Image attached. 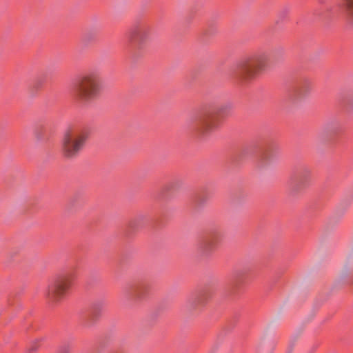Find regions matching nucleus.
<instances>
[{"label":"nucleus","mask_w":353,"mask_h":353,"mask_svg":"<svg viewBox=\"0 0 353 353\" xmlns=\"http://www.w3.org/2000/svg\"><path fill=\"white\" fill-rule=\"evenodd\" d=\"M88 137L86 129L73 128L68 129L64 134L61 141V151L64 157L74 158L83 148Z\"/></svg>","instance_id":"f257e3e1"},{"label":"nucleus","mask_w":353,"mask_h":353,"mask_svg":"<svg viewBox=\"0 0 353 353\" xmlns=\"http://www.w3.org/2000/svg\"><path fill=\"white\" fill-rule=\"evenodd\" d=\"M268 59V54L261 52L242 60L236 69L239 78L244 82L250 81L266 68Z\"/></svg>","instance_id":"f03ea898"},{"label":"nucleus","mask_w":353,"mask_h":353,"mask_svg":"<svg viewBox=\"0 0 353 353\" xmlns=\"http://www.w3.org/2000/svg\"><path fill=\"white\" fill-rule=\"evenodd\" d=\"M99 78L97 73L90 72L81 76L74 88L75 97L83 102L95 99L99 93Z\"/></svg>","instance_id":"7ed1b4c3"},{"label":"nucleus","mask_w":353,"mask_h":353,"mask_svg":"<svg viewBox=\"0 0 353 353\" xmlns=\"http://www.w3.org/2000/svg\"><path fill=\"white\" fill-rule=\"evenodd\" d=\"M232 109V103H224L217 108L216 112H205L201 114L194 124L195 132L201 136L210 134L217 127L218 117L226 115Z\"/></svg>","instance_id":"20e7f679"},{"label":"nucleus","mask_w":353,"mask_h":353,"mask_svg":"<svg viewBox=\"0 0 353 353\" xmlns=\"http://www.w3.org/2000/svg\"><path fill=\"white\" fill-rule=\"evenodd\" d=\"M72 283V276L64 274L57 276L48 286L46 291V299L52 303L62 300Z\"/></svg>","instance_id":"39448f33"},{"label":"nucleus","mask_w":353,"mask_h":353,"mask_svg":"<svg viewBox=\"0 0 353 353\" xmlns=\"http://www.w3.org/2000/svg\"><path fill=\"white\" fill-rule=\"evenodd\" d=\"M312 182V172L308 168L301 169L298 174L296 181L292 185L290 194L292 196H297L310 185Z\"/></svg>","instance_id":"423d86ee"},{"label":"nucleus","mask_w":353,"mask_h":353,"mask_svg":"<svg viewBox=\"0 0 353 353\" xmlns=\"http://www.w3.org/2000/svg\"><path fill=\"white\" fill-rule=\"evenodd\" d=\"M219 235L217 232L209 233L198 245V251L203 256H209L215 249L219 241Z\"/></svg>","instance_id":"0eeeda50"},{"label":"nucleus","mask_w":353,"mask_h":353,"mask_svg":"<svg viewBox=\"0 0 353 353\" xmlns=\"http://www.w3.org/2000/svg\"><path fill=\"white\" fill-rule=\"evenodd\" d=\"M210 299V294L207 292L194 295L188 299L186 306L190 311H200Z\"/></svg>","instance_id":"6e6552de"},{"label":"nucleus","mask_w":353,"mask_h":353,"mask_svg":"<svg viewBox=\"0 0 353 353\" xmlns=\"http://www.w3.org/2000/svg\"><path fill=\"white\" fill-rule=\"evenodd\" d=\"M146 292L147 286L145 284L135 285L132 289V298L135 301L141 300L145 296Z\"/></svg>","instance_id":"1a4fd4ad"},{"label":"nucleus","mask_w":353,"mask_h":353,"mask_svg":"<svg viewBox=\"0 0 353 353\" xmlns=\"http://www.w3.org/2000/svg\"><path fill=\"white\" fill-rule=\"evenodd\" d=\"M343 1L345 12L350 20L353 22V0Z\"/></svg>","instance_id":"9d476101"},{"label":"nucleus","mask_w":353,"mask_h":353,"mask_svg":"<svg viewBox=\"0 0 353 353\" xmlns=\"http://www.w3.org/2000/svg\"><path fill=\"white\" fill-rule=\"evenodd\" d=\"M96 35L95 33L91 31H88L84 33L82 37V41L85 43H88L95 41Z\"/></svg>","instance_id":"9b49d317"},{"label":"nucleus","mask_w":353,"mask_h":353,"mask_svg":"<svg viewBox=\"0 0 353 353\" xmlns=\"http://www.w3.org/2000/svg\"><path fill=\"white\" fill-rule=\"evenodd\" d=\"M149 31L148 30H143L140 33V39L141 41H144L148 38Z\"/></svg>","instance_id":"f8f14e48"},{"label":"nucleus","mask_w":353,"mask_h":353,"mask_svg":"<svg viewBox=\"0 0 353 353\" xmlns=\"http://www.w3.org/2000/svg\"><path fill=\"white\" fill-rule=\"evenodd\" d=\"M130 227L132 229H135V227H136V221L135 220L130 222Z\"/></svg>","instance_id":"ddd939ff"},{"label":"nucleus","mask_w":353,"mask_h":353,"mask_svg":"<svg viewBox=\"0 0 353 353\" xmlns=\"http://www.w3.org/2000/svg\"><path fill=\"white\" fill-rule=\"evenodd\" d=\"M97 314V309H94L93 312H92V316H94Z\"/></svg>","instance_id":"4468645a"}]
</instances>
